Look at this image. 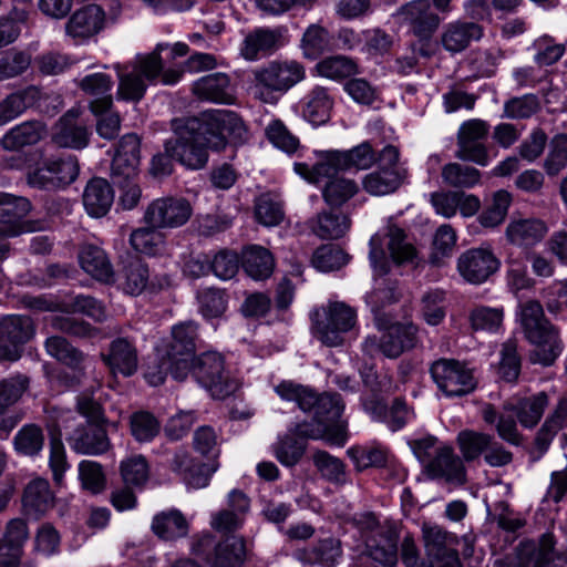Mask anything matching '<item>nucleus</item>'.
<instances>
[{
  "mask_svg": "<svg viewBox=\"0 0 567 567\" xmlns=\"http://www.w3.org/2000/svg\"><path fill=\"white\" fill-rule=\"evenodd\" d=\"M173 137L164 143L166 152L188 169H202L208 162V151H221L227 145L226 134L236 143L247 138L241 117L227 110L206 111L199 117L172 120Z\"/></svg>",
  "mask_w": 567,
  "mask_h": 567,
  "instance_id": "1",
  "label": "nucleus"
},
{
  "mask_svg": "<svg viewBox=\"0 0 567 567\" xmlns=\"http://www.w3.org/2000/svg\"><path fill=\"white\" fill-rule=\"evenodd\" d=\"M168 47L158 43L151 53L138 54L131 63L114 65L118 79L117 100L136 103L144 97L147 85L153 84L164 69L161 53Z\"/></svg>",
  "mask_w": 567,
  "mask_h": 567,
  "instance_id": "2",
  "label": "nucleus"
},
{
  "mask_svg": "<svg viewBox=\"0 0 567 567\" xmlns=\"http://www.w3.org/2000/svg\"><path fill=\"white\" fill-rule=\"evenodd\" d=\"M305 79L306 68L301 62L277 59L252 71L251 91L257 100L272 104Z\"/></svg>",
  "mask_w": 567,
  "mask_h": 567,
  "instance_id": "3",
  "label": "nucleus"
},
{
  "mask_svg": "<svg viewBox=\"0 0 567 567\" xmlns=\"http://www.w3.org/2000/svg\"><path fill=\"white\" fill-rule=\"evenodd\" d=\"M275 391L282 400L296 402L298 408L311 414L318 424L333 423L340 419L344 409L340 394H317L313 390L292 381L280 382Z\"/></svg>",
  "mask_w": 567,
  "mask_h": 567,
  "instance_id": "4",
  "label": "nucleus"
},
{
  "mask_svg": "<svg viewBox=\"0 0 567 567\" xmlns=\"http://www.w3.org/2000/svg\"><path fill=\"white\" fill-rule=\"evenodd\" d=\"M312 333L327 347H339L357 323V310L343 301H329L311 315Z\"/></svg>",
  "mask_w": 567,
  "mask_h": 567,
  "instance_id": "5",
  "label": "nucleus"
},
{
  "mask_svg": "<svg viewBox=\"0 0 567 567\" xmlns=\"http://www.w3.org/2000/svg\"><path fill=\"white\" fill-rule=\"evenodd\" d=\"M190 363L193 375L213 398L223 400L237 390L238 383L228 377L224 358L218 352H204Z\"/></svg>",
  "mask_w": 567,
  "mask_h": 567,
  "instance_id": "6",
  "label": "nucleus"
},
{
  "mask_svg": "<svg viewBox=\"0 0 567 567\" xmlns=\"http://www.w3.org/2000/svg\"><path fill=\"white\" fill-rule=\"evenodd\" d=\"M430 371L439 389L447 396H463L477 386L473 370L454 359L436 360Z\"/></svg>",
  "mask_w": 567,
  "mask_h": 567,
  "instance_id": "7",
  "label": "nucleus"
},
{
  "mask_svg": "<svg viewBox=\"0 0 567 567\" xmlns=\"http://www.w3.org/2000/svg\"><path fill=\"white\" fill-rule=\"evenodd\" d=\"M417 328L413 323H393L380 337L369 336L363 342V351L373 357L377 353L395 359L404 351L414 348Z\"/></svg>",
  "mask_w": 567,
  "mask_h": 567,
  "instance_id": "8",
  "label": "nucleus"
},
{
  "mask_svg": "<svg viewBox=\"0 0 567 567\" xmlns=\"http://www.w3.org/2000/svg\"><path fill=\"white\" fill-rule=\"evenodd\" d=\"M34 336V324L30 317L8 315L0 318V361H18L23 346Z\"/></svg>",
  "mask_w": 567,
  "mask_h": 567,
  "instance_id": "9",
  "label": "nucleus"
},
{
  "mask_svg": "<svg viewBox=\"0 0 567 567\" xmlns=\"http://www.w3.org/2000/svg\"><path fill=\"white\" fill-rule=\"evenodd\" d=\"M488 135V124L480 118L465 121L457 132V150L455 157L464 162H473L480 166L489 164L488 150L485 140Z\"/></svg>",
  "mask_w": 567,
  "mask_h": 567,
  "instance_id": "10",
  "label": "nucleus"
},
{
  "mask_svg": "<svg viewBox=\"0 0 567 567\" xmlns=\"http://www.w3.org/2000/svg\"><path fill=\"white\" fill-rule=\"evenodd\" d=\"M192 214L193 207L186 198L167 196L154 199L147 206L143 219L153 227L177 228L185 225Z\"/></svg>",
  "mask_w": 567,
  "mask_h": 567,
  "instance_id": "11",
  "label": "nucleus"
},
{
  "mask_svg": "<svg viewBox=\"0 0 567 567\" xmlns=\"http://www.w3.org/2000/svg\"><path fill=\"white\" fill-rule=\"evenodd\" d=\"M567 551L555 550V539L549 533L542 535L539 544L523 542L516 548L514 567H565Z\"/></svg>",
  "mask_w": 567,
  "mask_h": 567,
  "instance_id": "12",
  "label": "nucleus"
},
{
  "mask_svg": "<svg viewBox=\"0 0 567 567\" xmlns=\"http://www.w3.org/2000/svg\"><path fill=\"white\" fill-rule=\"evenodd\" d=\"M197 324L189 321L176 324L172 329V340L166 353L175 362L173 378L178 381L186 379L196 349Z\"/></svg>",
  "mask_w": 567,
  "mask_h": 567,
  "instance_id": "13",
  "label": "nucleus"
},
{
  "mask_svg": "<svg viewBox=\"0 0 567 567\" xmlns=\"http://www.w3.org/2000/svg\"><path fill=\"white\" fill-rule=\"evenodd\" d=\"M82 110L72 107L66 111L53 125L51 141L61 148L80 151L90 143L91 132L81 118Z\"/></svg>",
  "mask_w": 567,
  "mask_h": 567,
  "instance_id": "14",
  "label": "nucleus"
},
{
  "mask_svg": "<svg viewBox=\"0 0 567 567\" xmlns=\"http://www.w3.org/2000/svg\"><path fill=\"white\" fill-rule=\"evenodd\" d=\"M2 205L3 221L0 225V239L42 229L41 221L22 220V217L31 209V203L25 197H17L7 193V199Z\"/></svg>",
  "mask_w": 567,
  "mask_h": 567,
  "instance_id": "15",
  "label": "nucleus"
},
{
  "mask_svg": "<svg viewBox=\"0 0 567 567\" xmlns=\"http://www.w3.org/2000/svg\"><path fill=\"white\" fill-rule=\"evenodd\" d=\"M396 17L421 40L430 39L441 22L440 17L431 10L429 0L405 3L398 10Z\"/></svg>",
  "mask_w": 567,
  "mask_h": 567,
  "instance_id": "16",
  "label": "nucleus"
},
{
  "mask_svg": "<svg viewBox=\"0 0 567 567\" xmlns=\"http://www.w3.org/2000/svg\"><path fill=\"white\" fill-rule=\"evenodd\" d=\"M499 268V260L488 248H472L463 252L457 259L460 275L471 284L486 281Z\"/></svg>",
  "mask_w": 567,
  "mask_h": 567,
  "instance_id": "17",
  "label": "nucleus"
},
{
  "mask_svg": "<svg viewBox=\"0 0 567 567\" xmlns=\"http://www.w3.org/2000/svg\"><path fill=\"white\" fill-rule=\"evenodd\" d=\"M284 44L280 29L257 28L245 35L239 54L246 61H258L274 54Z\"/></svg>",
  "mask_w": 567,
  "mask_h": 567,
  "instance_id": "18",
  "label": "nucleus"
},
{
  "mask_svg": "<svg viewBox=\"0 0 567 567\" xmlns=\"http://www.w3.org/2000/svg\"><path fill=\"white\" fill-rule=\"evenodd\" d=\"M44 347L50 357L74 372L68 385L73 386L80 384L81 380L85 377L89 361L87 354L72 346L65 338L59 336L49 337L44 342Z\"/></svg>",
  "mask_w": 567,
  "mask_h": 567,
  "instance_id": "19",
  "label": "nucleus"
},
{
  "mask_svg": "<svg viewBox=\"0 0 567 567\" xmlns=\"http://www.w3.org/2000/svg\"><path fill=\"white\" fill-rule=\"evenodd\" d=\"M424 468L431 478H443L455 485H463L466 482L463 460L449 445L439 446Z\"/></svg>",
  "mask_w": 567,
  "mask_h": 567,
  "instance_id": "20",
  "label": "nucleus"
},
{
  "mask_svg": "<svg viewBox=\"0 0 567 567\" xmlns=\"http://www.w3.org/2000/svg\"><path fill=\"white\" fill-rule=\"evenodd\" d=\"M101 360L112 374H121L125 378L136 373L138 368V352L134 341L118 337L114 339L107 352L101 353Z\"/></svg>",
  "mask_w": 567,
  "mask_h": 567,
  "instance_id": "21",
  "label": "nucleus"
},
{
  "mask_svg": "<svg viewBox=\"0 0 567 567\" xmlns=\"http://www.w3.org/2000/svg\"><path fill=\"white\" fill-rule=\"evenodd\" d=\"M228 507L212 515L210 526L219 533H234L241 528L249 512L250 501L245 493L233 489L228 494Z\"/></svg>",
  "mask_w": 567,
  "mask_h": 567,
  "instance_id": "22",
  "label": "nucleus"
},
{
  "mask_svg": "<svg viewBox=\"0 0 567 567\" xmlns=\"http://www.w3.org/2000/svg\"><path fill=\"white\" fill-rule=\"evenodd\" d=\"M141 162V140L130 133L120 140L118 147L112 161L113 178H134Z\"/></svg>",
  "mask_w": 567,
  "mask_h": 567,
  "instance_id": "23",
  "label": "nucleus"
},
{
  "mask_svg": "<svg viewBox=\"0 0 567 567\" xmlns=\"http://www.w3.org/2000/svg\"><path fill=\"white\" fill-rule=\"evenodd\" d=\"M71 449L85 455H101L111 449L106 430L99 423H87L74 430L69 437Z\"/></svg>",
  "mask_w": 567,
  "mask_h": 567,
  "instance_id": "24",
  "label": "nucleus"
},
{
  "mask_svg": "<svg viewBox=\"0 0 567 567\" xmlns=\"http://www.w3.org/2000/svg\"><path fill=\"white\" fill-rule=\"evenodd\" d=\"M105 13L101 7L85 6L70 17L65 23V33L76 40L89 39L103 29Z\"/></svg>",
  "mask_w": 567,
  "mask_h": 567,
  "instance_id": "25",
  "label": "nucleus"
},
{
  "mask_svg": "<svg viewBox=\"0 0 567 567\" xmlns=\"http://www.w3.org/2000/svg\"><path fill=\"white\" fill-rule=\"evenodd\" d=\"M79 87L94 99L89 103V109L94 115H102L113 106L111 90L113 80L105 73H93L84 76L79 82Z\"/></svg>",
  "mask_w": 567,
  "mask_h": 567,
  "instance_id": "26",
  "label": "nucleus"
},
{
  "mask_svg": "<svg viewBox=\"0 0 567 567\" xmlns=\"http://www.w3.org/2000/svg\"><path fill=\"white\" fill-rule=\"evenodd\" d=\"M483 35L482 28L474 22L454 21L444 25L440 40L443 49L451 54L466 50L473 41Z\"/></svg>",
  "mask_w": 567,
  "mask_h": 567,
  "instance_id": "27",
  "label": "nucleus"
},
{
  "mask_svg": "<svg viewBox=\"0 0 567 567\" xmlns=\"http://www.w3.org/2000/svg\"><path fill=\"white\" fill-rule=\"evenodd\" d=\"M344 159L341 151H323L318 153L313 164L306 162L295 163V172L310 183H318L330 177L339 171H344Z\"/></svg>",
  "mask_w": 567,
  "mask_h": 567,
  "instance_id": "28",
  "label": "nucleus"
},
{
  "mask_svg": "<svg viewBox=\"0 0 567 567\" xmlns=\"http://www.w3.org/2000/svg\"><path fill=\"white\" fill-rule=\"evenodd\" d=\"M47 134L48 127L44 122L25 121L10 128L0 140V145L7 151H20L38 144Z\"/></svg>",
  "mask_w": 567,
  "mask_h": 567,
  "instance_id": "29",
  "label": "nucleus"
},
{
  "mask_svg": "<svg viewBox=\"0 0 567 567\" xmlns=\"http://www.w3.org/2000/svg\"><path fill=\"white\" fill-rule=\"evenodd\" d=\"M398 539L394 528L388 526L380 529L378 535L365 539L368 555L384 567H394L398 561Z\"/></svg>",
  "mask_w": 567,
  "mask_h": 567,
  "instance_id": "30",
  "label": "nucleus"
},
{
  "mask_svg": "<svg viewBox=\"0 0 567 567\" xmlns=\"http://www.w3.org/2000/svg\"><path fill=\"white\" fill-rule=\"evenodd\" d=\"M193 92L198 99L215 103L231 104L235 101L230 80L225 73L203 76L194 83Z\"/></svg>",
  "mask_w": 567,
  "mask_h": 567,
  "instance_id": "31",
  "label": "nucleus"
},
{
  "mask_svg": "<svg viewBox=\"0 0 567 567\" xmlns=\"http://www.w3.org/2000/svg\"><path fill=\"white\" fill-rule=\"evenodd\" d=\"M537 338L527 339L535 348L529 353L532 363L544 367L551 365L563 351V343L559 332L555 326L538 331Z\"/></svg>",
  "mask_w": 567,
  "mask_h": 567,
  "instance_id": "32",
  "label": "nucleus"
},
{
  "mask_svg": "<svg viewBox=\"0 0 567 567\" xmlns=\"http://www.w3.org/2000/svg\"><path fill=\"white\" fill-rule=\"evenodd\" d=\"M151 530L162 540L174 542L187 536L189 524L181 511L173 508L154 515Z\"/></svg>",
  "mask_w": 567,
  "mask_h": 567,
  "instance_id": "33",
  "label": "nucleus"
},
{
  "mask_svg": "<svg viewBox=\"0 0 567 567\" xmlns=\"http://www.w3.org/2000/svg\"><path fill=\"white\" fill-rule=\"evenodd\" d=\"M79 261L82 269L94 279L102 282L113 281V267L101 247L83 244L79 250Z\"/></svg>",
  "mask_w": 567,
  "mask_h": 567,
  "instance_id": "34",
  "label": "nucleus"
},
{
  "mask_svg": "<svg viewBox=\"0 0 567 567\" xmlns=\"http://www.w3.org/2000/svg\"><path fill=\"white\" fill-rule=\"evenodd\" d=\"M547 405V394L539 392L533 396L519 399L517 403L507 402L503 405V410L514 412L522 426L532 429L538 424Z\"/></svg>",
  "mask_w": 567,
  "mask_h": 567,
  "instance_id": "35",
  "label": "nucleus"
},
{
  "mask_svg": "<svg viewBox=\"0 0 567 567\" xmlns=\"http://www.w3.org/2000/svg\"><path fill=\"white\" fill-rule=\"evenodd\" d=\"M114 193L104 178L91 179L83 193V205L92 217H102L111 208Z\"/></svg>",
  "mask_w": 567,
  "mask_h": 567,
  "instance_id": "36",
  "label": "nucleus"
},
{
  "mask_svg": "<svg viewBox=\"0 0 567 567\" xmlns=\"http://www.w3.org/2000/svg\"><path fill=\"white\" fill-rule=\"evenodd\" d=\"M40 95V90L33 85L7 95L0 102V126L23 114L29 107L35 104Z\"/></svg>",
  "mask_w": 567,
  "mask_h": 567,
  "instance_id": "37",
  "label": "nucleus"
},
{
  "mask_svg": "<svg viewBox=\"0 0 567 567\" xmlns=\"http://www.w3.org/2000/svg\"><path fill=\"white\" fill-rule=\"evenodd\" d=\"M405 177L403 168H378L362 179L363 189L372 196H383L395 192Z\"/></svg>",
  "mask_w": 567,
  "mask_h": 567,
  "instance_id": "38",
  "label": "nucleus"
},
{
  "mask_svg": "<svg viewBox=\"0 0 567 567\" xmlns=\"http://www.w3.org/2000/svg\"><path fill=\"white\" fill-rule=\"evenodd\" d=\"M546 224L540 219H515L506 227L507 240L517 246H532L540 241L547 233Z\"/></svg>",
  "mask_w": 567,
  "mask_h": 567,
  "instance_id": "39",
  "label": "nucleus"
},
{
  "mask_svg": "<svg viewBox=\"0 0 567 567\" xmlns=\"http://www.w3.org/2000/svg\"><path fill=\"white\" fill-rule=\"evenodd\" d=\"M311 231L321 239L341 238L350 228V219L340 212L323 210L309 221Z\"/></svg>",
  "mask_w": 567,
  "mask_h": 567,
  "instance_id": "40",
  "label": "nucleus"
},
{
  "mask_svg": "<svg viewBox=\"0 0 567 567\" xmlns=\"http://www.w3.org/2000/svg\"><path fill=\"white\" fill-rule=\"evenodd\" d=\"M22 503L25 512L30 514L41 515L51 509L54 494L49 482L40 477L32 480L24 488Z\"/></svg>",
  "mask_w": 567,
  "mask_h": 567,
  "instance_id": "41",
  "label": "nucleus"
},
{
  "mask_svg": "<svg viewBox=\"0 0 567 567\" xmlns=\"http://www.w3.org/2000/svg\"><path fill=\"white\" fill-rule=\"evenodd\" d=\"M246 542L243 537H231L219 543L207 558L209 567H240L246 559Z\"/></svg>",
  "mask_w": 567,
  "mask_h": 567,
  "instance_id": "42",
  "label": "nucleus"
},
{
  "mask_svg": "<svg viewBox=\"0 0 567 567\" xmlns=\"http://www.w3.org/2000/svg\"><path fill=\"white\" fill-rule=\"evenodd\" d=\"M388 250L396 265L414 264L419 259V252L405 231L394 224L386 227Z\"/></svg>",
  "mask_w": 567,
  "mask_h": 567,
  "instance_id": "43",
  "label": "nucleus"
},
{
  "mask_svg": "<svg viewBox=\"0 0 567 567\" xmlns=\"http://www.w3.org/2000/svg\"><path fill=\"white\" fill-rule=\"evenodd\" d=\"M241 265L250 278L264 280L272 274L275 262L268 249L261 246H250L243 251Z\"/></svg>",
  "mask_w": 567,
  "mask_h": 567,
  "instance_id": "44",
  "label": "nucleus"
},
{
  "mask_svg": "<svg viewBox=\"0 0 567 567\" xmlns=\"http://www.w3.org/2000/svg\"><path fill=\"white\" fill-rule=\"evenodd\" d=\"M332 105L333 102L327 89L316 86L306 96L303 117L313 125L324 124L330 117Z\"/></svg>",
  "mask_w": 567,
  "mask_h": 567,
  "instance_id": "45",
  "label": "nucleus"
},
{
  "mask_svg": "<svg viewBox=\"0 0 567 567\" xmlns=\"http://www.w3.org/2000/svg\"><path fill=\"white\" fill-rule=\"evenodd\" d=\"M567 422V399L560 398L554 412L546 419L542 427L539 429L535 445L538 451L543 454L549 446L554 436Z\"/></svg>",
  "mask_w": 567,
  "mask_h": 567,
  "instance_id": "46",
  "label": "nucleus"
},
{
  "mask_svg": "<svg viewBox=\"0 0 567 567\" xmlns=\"http://www.w3.org/2000/svg\"><path fill=\"white\" fill-rule=\"evenodd\" d=\"M519 321L526 339L537 338L538 331L553 326L545 317L543 306L537 300H527L520 305Z\"/></svg>",
  "mask_w": 567,
  "mask_h": 567,
  "instance_id": "47",
  "label": "nucleus"
},
{
  "mask_svg": "<svg viewBox=\"0 0 567 567\" xmlns=\"http://www.w3.org/2000/svg\"><path fill=\"white\" fill-rule=\"evenodd\" d=\"M443 183L453 188H472L481 182V172L460 163H449L442 167Z\"/></svg>",
  "mask_w": 567,
  "mask_h": 567,
  "instance_id": "48",
  "label": "nucleus"
},
{
  "mask_svg": "<svg viewBox=\"0 0 567 567\" xmlns=\"http://www.w3.org/2000/svg\"><path fill=\"white\" fill-rule=\"evenodd\" d=\"M512 203V195L499 189L492 196L491 203L478 215L477 220L484 228H495L499 226L506 218L508 208Z\"/></svg>",
  "mask_w": 567,
  "mask_h": 567,
  "instance_id": "49",
  "label": "nucleus"
},
{
  "mask_svg": "<svg viewBox=\"0 0 567 567\" xmlns=\"http://www.w3.org/2000/svg\"><path fill=\"white\" fill-rule=\"evenodd\" d=\"M423 538L426 553L431 558L455 549L457 538L437 525H423Z\"/></svg>",
  "mask_w": 567,
  "mask_h": 567,
  "instance_id": "50",
  "label": "nucleus"
},
{
  "mask_svg": "<svg viewBox=\"0 0 567 567\" xmlns=\"http://www.w3.org/2000/svg\"><path fill=\"white\" fill-rule=\"evenodd\" d=\"M492 436L473 430L461 431L457 435V444L464 461L472 462L485 454L486 449L492 443Z\"/></svg>",
  "mask_w": 567,
  "mask_h": 567,
  "instance_id": "51",
  "label": "nucleus"
},
{
  "mask_svg": "<svg viewBox=\"0 0 567 567\" xmlns=\"http://www.w3.org/2000/svg\"><path fill=\"white\" fill-rule=\"evenodd\" d=\"M150 271L147 266L138 258L127 261L122 270V286L130 295H140L147 286Z\"/></svg>",
  "mask_w": 567,
  "mask_h": 567,
  "instance_id": "52",
  "label": "nucleus"
},
{
  "mask_svg": "<svg viewBox=\"0 0 567 567\" xmlns=\"http://www.w3.org/2000/svg\"><path fill=\"white\" fill-rule=\"evenodd\" d=\"M359 192V185L353 179L336 177L330 179L322 192L324 202L331 207H340Z\"/></svg>",
  "mask_w": 567,
  "mask_h": 567,
  "instance_id": "53",
  "label": "nucleus"
},
{
  "mask_svg": "<svg viewBox=\"0 0 567 567\" xmlns=\"http://www.w3.org/2000/svg\"><path fill=\"white\" fill-rule=\"evenodd\" d=\"M81 486L86 492L96 495L106 488V475L102 464L92 460H83L78 466Z\"/></svg>",
  "mask_w": 567,
  "mask_h": 567,
  "instance_id": "54",
  "label": "nucleus"
},
{
  "mask_svg": "<svg viewBox=\"0 0 567 567\" xmlns=\"http://www.w3.org/2000/svg\"><path fill=\"white\" fill-rule=\"evenodd\" d=\"M31 63V54L25 51L11 49L1 52L0 82L22 75L30 68Z\"/></svg>",
  "mask_w": 567,
  "mask_h": 567,
  "instance_id": "55",
  "label": "nucleus"
},
{
  "mask_svg": "<svg viewBox=\"0 0 567 567\" xmlns=\"http://www.w3.org/2000/svg\"><path fill=\"white\" fill-rule=\"evenodd\" d=\"M348 255L338 246L322 245L312 255L311 262L320 271H334L347 265Z\"/></svg>",
  "mask_w": 567,
  "mask_h": 567,
  "instance_id": "56",
  "label": "nucleus"
},
{
  "mask_svg": "<svg viewBox=\"0 0 567 567\" xmlns=\"http://www.w3.org/2000/svg\"><path fill=\"white\" fill-rule=\"evenodd\" d=\"M455 245L456 233L453 227L447 224L440 226L434 235L430 262L434 266H441L443 259L452 255Z\"/></svg>",
  "mask_w": 567,
  "mask_h": 567,
  "instance_id": "57",
  "label": "nucleus"
},
{
  "mask_svg": "<svg viewBox=\"0 0 567 567\" xmlns=\"http://www.w3.org/2000/svg\"><path fill=\"white\" fill-rule=\"evenodd\" d=\"M341 543L334 538H326L312 546L307 554V561L332 567L341 556Z\"/></svg>",
  "mask_w": 567,
  "mask_h": 567,
  "instance_id": "58",
  "label": "nucleus"
},
{
  "mask_svg": "<svg viewBox=\"0 0 567 567\" xmlns=\"http://www.w3.org/2000/svg\"><path fill=\"white\" fill-rule=\"evenodd\" d=\"M121 475L126 485L142 486L150 477V468L143 455H133L121 462Z\"/></svg>",
  "mask_w": 567,
  "mask_h": 567,
  "instance_id": "59",
  "label": "nucleus"
},
{
  "mask_svg": "<svg viewBox=\"0 0 567 567\" xmlns=\"http://www.w3.org/2000/svg\"><path fill=\"white\" fill-rule=\"evenodd\" d=\"M43 442L42 430L34 424L24 425L13 440L17 452L28 456L37 455L42 450Z\"/></svg>",
  "mask_w": 567,
  "mask_h": 567,
  "instance_id": "60",
  "label": "nucleus"
},
{
  "mask_svg": "<svg viewBox=\"0 0 567 567\" xmlns=\"http://www.w3.org/2000/svg\"><path fill=\"white\" fill-rule=\"evenodd\" d=\"M313 463L321 476L332 483H343L346 471L343 462L326 451H317L313 454Z\"/></svg>",
  "mask_w": 567,
  "mask_h": 567,
  "instance_id": "61",
  "label": "nucleus"
},
{
  "mask_svg": "<svg viewBox=\"0 0 567 567\" xmlns=\"http://www.w3.org/2000/svg\"><path fill=\"white\" fill-rule=\"evenodd\" d=\"M157 229L161 228L147 225L133 230L130 236L133 249L145 255H155L163 243V237Z\"/></svg>",
  "mask_w": 567,
  "mask_h": 567,
  "instance_id": "62",
  "label": "nucleus"
},
{
  "mask_svg": "<svg viewBox=\"0 0 567 567\" xmlns=\"http://www.w3.org/2000/svg\"><path fill=\"white\" fill-rule=\"evenodd\" d=\"M567 167V135H556L549 145L544 161V169L548 176H556Z\"/></svg>",
  "mask_w": 567,
  "mask_h": 567,
  "instance_id": "63",
  "label": "nucleus"
},
{
  "mask_svg": "<svg viewBox=\"0 0 567 567\" xmlns=\"http://www.w3.org/2000/svg\"><path fill=\"white\" fill-rule=\"evenodd\" d=\"M131 433L138 442L152 441L161 430L159 421L150 412L140 411L131 416Z\"/></svg>",
  "mask_w": 567,
  "mask_h": 567,
  "instance_id": "64",
  "label": "nucleus"
}]
</instances>
